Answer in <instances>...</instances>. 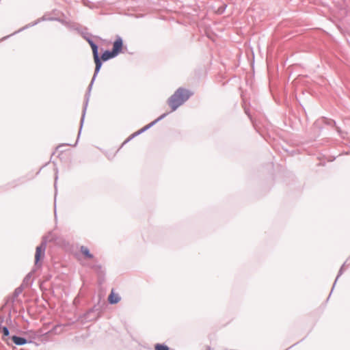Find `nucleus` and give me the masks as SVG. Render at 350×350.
I'll use <instances>...</instances> for the list:
<instances>
[{
  "label": "nucleus",
  "mask_w": 350,
  "mask_h": 350,
  "mask_svg": "<svg viewBox=\"0 0 350 350\" xmlns=\"http://www.w3.org/2000/svg\"><path fill=\"white\" fill-rule=\"evenodd\" d=\"M192 94L186 89L178 88L168 99L167 103L172 109L175 111L179 106L183 104Z\"/></svg>",
  "instance_id": "f257e3e1"
},
{
  "label": "nucleus",
  "mask_w": 350,
  "mask_h": 350,
  "mask_svg": "<svg viewBox=\"0 0 350 350\" xmlns=\"http://www.w3.org/2000/svg\"><path fill=\"white\" fill-rule=\"evenodd\" d=\"M88 43L90 44L91 48H92V53H93V56H94V62H95V64H96V68H95V72H98L101 67V62H100V59L98 57V47L97 46L90 40H88Z\"/></svg>",
  "instance_id": "f03ea898"
},
{
  "label": "nucleus",
  "mask_w": 350,
  "mask_h": 350,
  "mask_svg": "<svg viewBox=\"0 0 350 350\" xmlns=\"http://www.w3.org/2000/svg\"><path fill=\"white\" fill-rule=\"evenodd\" d=\"M123 48V41L120 37L117 38L113 44L112 52L117 56L122 52Z\"/></svg>",
  "instance_id": "7ed1b4c3"
},
{
  "label": "nucleus",
  "mask_w": 350,
  "mask_h": 350,
  "mask_svg": "<svg viewBox=\"0 0 350 350\" xmlns=\"http://www.w3.org/2000/svg\"><path fill=\"white\" fill-rule=\"evenodd\" d=\"M45 247L43 245L38 246L36 247L35 254V261L37 263L44 255Z\"/></svg>",
  "instance_id": "20e7f679"
},
{
  "label": "nucleus",
  "mask_w": 350,
  "mask_h": 350,
  "mask_svg": "<svg viewBox=\"0 0 350 350\" xmlns=\"http://www.w3.org/2000/svg\"><path fill=\"white\" fill-rule=\"evenodd\" d=\"M120 297L118 293L114 292V290H111L110 295L108 297V301L111 304H117L120 301Z\"/></svg>",
  "instance_id": "39448f33"
},
{
  "label": "nucleus",
  "mask_w": 350,
  "mask_h": 350,
  "mask_svg": "<svg viewBox=\"0 0 350 350\" xmlns=\"http://www.w3.org/2000/svg\"><path fill=\"white\" fill-rule=\"evenodd\" d=\"M116 56V55L112 51H106L101 55V59L105 62L109 59L113 58Z\"/></svg>",
  "instance_id": "423d86ee"
},
{
  "label": "nucleus",
  "mask_w": 350,
  "mask_h": 350,
  "mask_svg": "<svg viewBox=\"0 0 350 350\" xmlns=\"http://www.w3.org/2000/svg\"><path fill=\"white\" fill-rule=\"evenodd\" d=\"M12 340L17 345H23L27 342V340L25 338L16 336H12Z\"/></svg>",
  "instance_id": "0eeeda50"
},
{
  "label": "nucleus",
  "mask_w": 350,
  "mask_h": 350,
  "mask_svg": "<svg viewBox=\"0 0 350 350\" xmlns=\"http://www.w3.org/2000/svg\"><path fill=\"white\" fill-rule=\"evenodd\" d=\"M80 250L85 258L89 259L93 258V255L90 254L89 249L87 247L81 246Z\"/></svg>",
  "instance_id": "6e6552de"
},
{
  "label": "nucleus",
  "mask_w": 350,
  "mask_h": 350,
  "mask_svg": "<svg viewBox=\"0 0 350 350\" xmlns=\"http://www.w3.org/2000/svg\"><path fill=\"white\" fill-rule=\"evenodd\" d=\"M155 350H169V348L163 345L157 344L155 345Z\"/></svg>",
  "instance_id": "1a4fd4ad"
},
{
  "label": "nucleus",
  "mask_w": 350,
  "mask_h": 350,
  "mask_svg": "<svg viewBox=\"0 0 350 350\" xmlns=\"http://www.w3.org/2000/svg\"><path fill=\"white\" fill-rule=\"evenodd\" d=\"M2 333L4 336H8L9 335V330L7 327H3L2 328Z\"/></svg>",
  "instance_id": "9d476101"
}]
</instances>
